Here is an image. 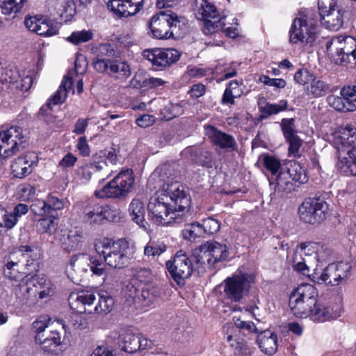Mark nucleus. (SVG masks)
Instances as JSON below:
<instances>
[{"mask_svg": "<svg viewBox=\"0 0 356 356\" xmlns=\"http://www.w3.org/2000/svg\"><path fill=\"white\" fill-rule=\"evenodd\" d=\"M254 281L252 274L238 273L225 279L222 284L225 296L233 302L240 301L248 293Z\"/></svg>", "mask_w": 356, "mask_h": 356, "instance_id": "9b49d317", "label": "nucleus"}, {"mask_svg": "<svg viewBox=\"0 0 356 356\" xmlns=\"http://www.w3.org/2000/svg\"><path fill=\"white\" fill-rule=\"evenodd\" d=\"M40 257V250L37 246H24V259H26V269L27 270L26 272H24V274H26V277L38 270V260Z\"/></svg>", "mask_w": 356, "mask_h": 356, "instance_id": "2f4dec72", "label": "nucleus"}, {"mask_svg": "<svg viewBox=\"0 0 356 356\" xmlns=\"http://www.w3.org/2000/svg\"><path fill=\"white\" fill-rule=\"evenodd\" d=\"M227 256L226 245L210 241L201 245L197 261L200 262L202 265L211 266L218 261L226 259Z\"/></svg>", "mask_w": 356, "mask_h": 356, "instance_id": "2eb2a0df", "label": "nucleus"}, {"mask_svg": "<svg viewBox=\"0 0 356 356\" xmlns=\"http://www.w3.org/2000/svg\"><path fill=\"white\" fill-rule=\"evenodd\" d=\"M65 330V325L62 320L54 321L50 323L49 328L44 332H40L43 338L50 339L53 338L54 333H60L61 330Z\"/></svg>", "mask_w": 356, "mask_h": 356, "instance_id": "680f3d73", "label": "nucleus"}, {"mask_svg": "<svg viewBox=\"0 0 356 356\" xmlns=\"http://www.w3.org/2000/svg\"><path fill=\"white\" fill-rule=\"evenodd\" d=\"M318 280L331 286H337L340 284L339 279L332 264H329L324 268Z\"/></svg>", "mask_w": 356, "mask_h": 356, "instance_id": "603ef678", "label": "nucleus"}, {"mask_svg": "<svg viewBox=\"0 0 356 356\" xmlns=\"http://www.w3.org/2000/svg\"><path fill=\"white\" fill-rule=\"evenodd\" d=\"M46 204L48 210V215L53 216L52 212L63 208V202L61 200L54 196H49L47 199Z\"/></svg>", "mask_w": 356, "mask_h": 356, "instance_id": "338daca9", "label": "nucleus"}, {"mask_svg": "<svg viewBox=\"0 0 356 356\" xmlns=\"http://www.w3.org/2000/svg\"><path fill=\"white\" fill-rule=\"evenodd\" d=\"M97 302H95L92 314H106L114 305L113 298L106 291H102L97 295Z\"/></svg>", "mask_w": 356, "mask_h": 356, "instance_id": "c9c22d12", "label": "nucleus"}, {"mask_svg": "<svg viewBox=\"0 0 356 356\" xmlns=\"http://www.w3.org/2000/svg\"><path fill=\"white\" fill-rule=\"evenodd\" d=\"M35 194V188L30 184L24 185V200L26 202L24 204V214L29 210L37 216H48L46 202L39 199L32 200V196Z\"/></svg>", "mask_w": 356, "mask_h": 356, "instance_id": "5701e85b", "label": "nucleus"}, {"mask_svg": "<svg viewBox=\"0 0 356 356\" xmlns=\"http://www.w3.org/2000/svg\"><path fill=\"white\" fill-rule=\"evenodd\" d=\"M68 300L72 309L76 312L92 314L97 296L90 291H79L72 293Z\"/></svg>", "mask_w": 356, "mask_h": 356, "instance_id": "aec40b11", "label": "nucleus"}, {"mask_svg": "<svg viewBox=\"0 0 356 356\" xmlns=\"http://www.w3.org/2000/svg\"><path fill=\"white\" fill-rule=\"evenodd\" d=\"M24 24L29 31L40 35L53 36L58 33L56 24L47 17L37 16L26 17Z\"/></svg>", "mask_w": 356, "mask_h": 356, "instance_id": "6ab92c4d", "label": "nucleus"}, {"mask_svg": "<svg viewBox=\"0 0 356 356\" xmlns=\"http://www.w3.org/2000/svg\"><path fill=\"white\" fill-rule=\"evenodd\" d=\"M24 277V284L26 286V292L28 298L31 300V303H35L38 299H43L51 296L54 293L53 289L50 286V282L44 277L35 275Z\"/></svg>", "mask_w": 356, "mask_h": 356, "instance_id": "4468645a", "label": "nucleus"}, {"mask_svg": "<svg viewBox=\"0 0 356 356\" xmlns=\"http://www.w3.org/2000/svg\"><path fill=\"white\" fill-rule=\"evenodd\" d=\"M106 65V69L97 72L107 74L111 77L120 80H125L131 75L130 67L126 62L113 59Z\"/></svg>", "mask_w": 356, "mask_h": 356, "instance_id": "c85d7f7f", "label": "nucleus"}, {"mask_svg": "<svg viewBox=\"0 0 356 356\" xmlns=\"http://www.w3.org/2000/svg\"><path fill=\"white\" fill-rule=\"evenodd\" d=\"M285 173H287L292 181L300 184L306 183L308 180L305 170L296 161H290L286 163Z\"/></svg>", "mask_w": 356, "mask_h": 356, "instance_id": "58836bf2", "label": "nucleus"}, {"mask_svg": "<svg viewBox=\"0 0 356 356\" xmlns=\"http://www.w3.org/2000/svg\"><path fill=\"white\" fill-rule=\"evenodd\" d=\"M198 259V256L188 257L185 254L177 252L172 261L166 262V267L173 280L179 285H184L185 280L191 275L195 269L193 262H196V264H200L197 261Z\"/></svg>", "mask_w": 356, "mask_h": 356, "instance_id": "f8f14e48", "label": "nucleus"}, {"mask_svg": "<svg viewBox=\"0 0 356 356\" xmlns=\"http://www.w3.org/2000/svg\"><path fill=\"white\" fill-rule=\"evenodd\" d=\"M119 343L122 350L131 354L138 350L150 349L153 345L151 340L131 330H126L120 334Z\"/></svg>", "mask_w": 356, "mask_h": 356, "instance_id": "f3484780", "label": "nucleus"}, {"mask_svg": "<svg viewBox=\"0 0 356 356\" xmlns=\"http://www.w3.org/2000/svg\"><path fill=\"white\" fill-rule=\"evenodd\" d=\"M317 290L312 284H299L289 297V305L293 315L298 318L308 316L317 302Z\"/></svg>", "mask_w": 356, "mask_h": 356, "instance_id": "39448f33", "label": "nucleus"}, {"mask_svg": "<svg viewBox=\"0 0 356 356\" xmlns=\"http://www.w3.org/2000/svg\"><path fill=\"white\" fill-rule=\"evenodd\" d=\"M307 86V92L314 97H322L330 91V86L322 80L313 77Z\"/></svg>", "mask_w": 356, "mask_h": 356, "instance_id": "a18cd8bd", "label": "nucleus"}, {"mask_svg": "<svg viewBox=\"0 0 356 356\" xmlns=\"http://www.w3.org/2000/svg\"><path fill=\"white\" fill-rule=\"evenodd\" d=\"M336 167L346 176H356V151L341 149L337 151Z\"/></svg>", "mask_w": 356, "mask_h": 356, "instance_id": "393cba45", "label": "nucleus"}, {"mask_svg": "<svg viewBox=\"0 0 356 356\" xmlns=\"http://www.w3.org/2000/svg\"><path fill=\"white\" fill-rule=\"evenodd\" d=\"M179 22V18L176 13L170 10L160 11L152 17L149 29L154 38L159 40L169 39L172 37Z\"/></svg>", "mask_w": 356, "mask_h": 356, "instance_id": "9d476101", "label": "nucleus"}, {"mask_svg": "<svg viewBox=\"0 0 356 356\" xmlns=\"http://www.w3.org/2000/svg\"><path fill=\"white\" fill-rule=\"evenodd\" d=\"M341 305L339 302L328 305L316 302L309 316H311L313 321L325 322L338 318L341 314Z\"/></svg>", "mask_w": 356, "mask_h": 356, "instance_id": "4be33fe9", "label": "nucleus"}, {"mask_svg": "<svg viewBox=\"0 0 356 356\" xmlns=\"http://www.w3.org/2000/svg\"><path fill=\"white\" fill-rule=\"evenodd\" d=\"M298 247L302 250L304 255L307 258V263L309 264H313L316 251H318V243L305 242L300 243Z\"/></svg>", "mask_w": 356, "mask_h": 356, "instance_id": "864d4df0", "label": "nucleus"}, {"mask_svg": "<svg viewBox=\"0 0 356 356\" xmlns=\"http://www.w3.org/2000/svg\"><path fill=\"white\" fill-rule=\"evenodd\" d=\"M318 6L321 24L328 29L339 30L343 25V11L337 0H318Z\"/></svg>", "mask_w": 356, "mask_h": 356, "instance_id": "ddd939ff", "label": "nucleus"}, {"mask_svg": "<svg viewBox=\"0 0 356 356\" xmlns=\"http://www.w3.org/2000/svg\"><path fill=\"white\" fill-rule=\"evenodd\" d=\"M318 15L313 10H307L305 14L293 21L290 33V42L293 44L314 46L321 42L318 26Z\"/></svg>", "mask_w": 356, "mask_h": 356, "instance_id": "7ed1b4c3", "label": "nucleus"}, {"mask_svg": "<svg viewBox=\"0 0 356 356\" xmlns=\"http://www.w3.org/2000/svg\"><path fill=\"white\" fill-rule=\"evenodd\" d=\"M38 155L34 152H28L24 155V177L29 175L37 165Z\"/></svg>", "mask_w": 356, "mask_h": 356, "instance_id": "bf43d9fd", "label": "nucleus"}, {"mask_svg": "<svg viewBox=\"0 0 356 356\" xmlns=\"http://www.w3.org/2000/svg\"><path fill=\"white\" fill-rule=\"evenodd\" d=\"M20 259L15 260L14 255L8 256L7 263L3 268L4 275L11 280L20 282L22 280V274L19 270Z\"/></svg>", "mask_w": 356, "mask_h": 356, "instance_id": "a19ab883", "label": "nucleus"}, {"mask_svg": "<svg viewBox=\"0 0 356 356\" xmlns=\"http://www.w3.org/2000/svg\"><path fill=\"white\" fill-rule=\"evenodd\" d=\"M105 269L106 266L102 261L86 254H79L71 257L66 266V273L74 283L79 284L90 271L100 276Z\"/></svg>", "mask_w": 356, "mask_h": 356, "instance_id": "20e7f679", "label": "nucleus"}, {"mask_svg": "<svg viewBox=\"0 0 356 356\" xmlns=\"http://www.w3.org/2000/svg\"><path fill=\"white\" fill-rule=\"evenodd\" d=\"M103 206L95 205L93 207L88 208L85 210L84 220L92 224H101L104 221V217H108V214L104 211L102 213Z\"/></svg>", "mask_w": 356, "mask_h": 356, "instance_id": "c03bdc74", "label": "nucleus"}, {"mask_svg": "<svg viewBox=\"0 0 356 356\" xmlns=\"http://www.w3.org/2000/svg\"><path fill=\"white\" fill-rule=\"evenodd\" d=\"M58 219L53 216H49V218L40 219L38 221L37 227L38 230L41 233H48L53 234L57 229Z\"/></svg>", "mask_w": 356, "mask_h": 356, "instance_id": "8fccbe9b", "label": "nucleus"}, {"mask_svg": "<svg viewBox=\"0 0 356 356\" xmlns=\"http://www.w3.org/2000/svg\"><path fill=\"white\" fill-rule=\"evenodd\" d=\"M129 212L133 221L140 227L146 229L147 223L145 219V207L142 200L138 198L133 199L129 204Z\"/></svg>", "mask_w": 356, "mask_h": 356, "instance_id": "72a5a7b5", "label": "nucleus"}, {"mask_svg": "<svg viewBox=\"0 0 356 356\" xmlns=\"http://www.w3.org/2000/svg\"><path fill=\"white\" fill-rule=\"evenodd\" d=\"M288 103L286 100H281L278 104L266 103L265 106H261V111L267 115L277 114L287 108Z\"/></svg>", "mask_w": 356, "mask_h": 356, "instance_id": "6e6d98bb", "label": "nucleus"}, {"mask_svg": "<svg viewBox=\"0 0 356 356\" xmlns=\"http://www.w3.org/2000/svg\"><path fill=\"white\" fill-rule=\"evenodd\" d=\"M337 143H338L337 151H341L343 149L350 150V152L353 150L356 152V129L350 125L343 128L337 138Z\"/></svg>", "mask_w": 356, "mask_h": 356, "instance_id": "c756f323", "label": "nucleus"}, {"mask_svg": "<svg viewBox=\"0 0 356 356\" xmlns=\"http://www.w3.org/2000/svg\"><path fill=\"white\" fill-rule=\"evenodd\" d=\"M302 250L298 245L294 249L293 254L289 257V262L291 264L293 268L303 275H309V268L307 258H304Z\"/></svg>", "mask_w": 356, "mask_h": 356, "instance_id": "f704fd0d", "label": "nucleus"}, {"mask_svg": "<svg viewBox=\"0 0 356 356\" xmlns=\"http://www.w3.org/2000/svg\"><path fill=\"white\" fill-rule=\"evenodd\" d=\"M328 104L335 110L341 112H353L356 110V105L349 101L345 96L329 95L327 98Z\"/></svg>", "mask_w": 356, "mask_h": 356, "instance_id": "e433bc0d", "label": "nucleus"}, {"mask_svg": "<svg viewBox=\"0 0 356 356\" xmlns=\"http://www.w3.org/2000/svg\"><path fill=\"white\" fill-rule=\"evenodd\" d=\"M22 129L19 126L13 125L9 129L0 131V157L6 158L13 155L18 150V143H22Z\"/></svg>", "mask_w": 356, "mask_h": 356, "instance_id": "dca6fc26", "label": "nucleus"}, {"mask_svg": "<svg viewBox=\"0 0 356 356\" xmlns=\"http://www.w3.org/2000/svg\"><path fill=\"white\" fill-rule=\"evenodd\" d=\"M314 75L306 70H299L294 74V81L300 85L309 84Z\"/></svg>", "mask_w": 356, "mask_h": 356, "instance_id": "774afa93", "label": "nucleus"}, {"mask_svg": "<svg viewBox=\"0 0 356 356\" xmlns=\"http://www.w3.org/2000/svg\"><path fill=\"white\" fill-rule=\"evenodd\" d=\"M107 6L115 15L124 17L135 15L143 7L127 0H108Z\"/></svg>", "mask_w": 356, "mask_h": 356, "instance_id": "bb28decb", "label": "nucleus"}, {"mask_svg": "<svg viewBox=\"0 0 356 356\" xmlns=\"http://www.w3.org/2000/svg\"><path fill=\"white\" fill-rule=\"evenodd\" d=\"M230 346L233 348L234 353L238 356H250V349L247 343L243 339L228 334L226 339Z\"/></svg>", "mask_w": 356, "mask_h": 356, "instance_id": "49530a36", "label": "nucleus"}, {"mask_svg": "<svg viewBox=\"0 0 356 356\" xmlns=\"http://www.w3.org/2000/svg\"><path fill=\"white\" fill-rule=\"evenodd\" d=\"M204 129L205 134L211 142L220 148L232 149L236 148L237 144L232 136L227 134L210 124H205Z\"/></svg>", "mask_w": 356, "mask_h": 356, "instance_id": "b1692460", "label": "nucleus"}, {"mask_svg": "<svg viewBox=\"0 0 356 356\" xmlns=\"http://www.w3.org/2000/svg\"><path fill=\"white\" fill-rule=\"evenodd\" d=\"M194 10L197 19L204 21V34L219 31L226 24L227 15H220L216 6L209 0H195Z\"/></svg>", "mask_w": 356, "mask_h": 356, "instance_id": "423d86ee", "label": "nucleus"}, {"mask_svg": "<svg viewBox=\"0 0 356 356\" xmlns=\"http://www.w3.org/2000/svg\"><path fill=\"white\" fill-rule=\"evenodd\" d=\"M92 35L93 34L90 31L83 30L73 32L67 40L70 42L77 45L90 40Z\"/></svg>", "mask_w": 356, "mask_h": 356, "instance_id": "4d7b16f0", "label": "nucleus"}, {"mask_svg": "<svg viewBox=\"0 0 356 356\" xmlns=\"http://www.w3.org/2000/svg\"><path fill=\"white\" fill-rule=\"evenodd\" d=\"M95 248L106 264L114 268L127 266L135 253L134 246L124 238L114 241L104 238L95 245Z\"/></svg>", "mask_w": 356, "mask_h": 356, "instance_id": "f03ea898", "label": "nucleus"}, {"mask_svg": "<svg viewBox=\"0 0 356 356\" xmlns=\"http://www.w3.org/2000/svg\"><path fill=\"white\" fill-rule=\"evenodd\" d=\"M113 46L108 43L101 44L97 48V56L93 59L92 65L96 71H102L106 69L107 63L113 60L115 56Z\"/></svg>", "mask_w": 356, "mask_h": 356, "instance_id": "cd10ccee", "label": "nucleus"}, {"mask_svg": "<svg viewBox=\"0 0 356 356\" xmlns=\"http://www.w3.org/2000/svg\"><path fill=\"white\" fill-rule=\"evenodd\" d=\"M182 234L184 238L193 241L202 236L204 234L202 224L195 222L186 225L182 231Z\"/></svg>", "mask_w": 356, "mask_h": 356, "instance_id": "3c124183", "label": "nucleus"}, {"mask_svg": "<svg viewBox=\"0 0 356 356\" xmlns=\"http://www.w3.org/2000/svg\"><path fill=\"white\" fill-rule=\"evenodd\" d=\"M263 163L272 175L277 176V173L280 172L282 169L285 170V167L282 166L280 161L273 156H265L263 159Z\"/></svg>", "mask_w": 356, "mask_h": 356, "instance_id": "5fc2aeb1", "label": "nucleus"}, {"mask_svg": "<svg viewBox=\"0 0 356 356\" xmlns=\"http://www.w3.org/2000/svg\"><path fill=\"white\" fill-rule=\"evenodd\" d=\"M35 341L39 343L42 349L49 353H56L58 350V347L61 344V333H54L53 338L48 339V338H43L42 334L35 335Z\"/></svg>", "mask_w": 356, "mask_h": 356, "instance_id": "ea45409f", "label": "nucleus"}, {"mask_svg": "<svg viewBox=\"0 0 356 356\" xmlns=\"http://www.w3.org/2000/svg\"><path fill=\"white\" fill-rule=\"evenodd\" d=\"M132 170L127 169L119 172L102 189L96 191L95 195L99 198H120L126 196L134 184Z\"/></svg>", "mask_w": 356, "mask_h": 356, "instance_id": "6e6552de", "label": "nucleus"}, {"mask_svg": "<svg viewBox=\"0 0 356 356\" xmlns=\"http://www.w3.org/2000/svg\"><path fill=\"white\" fill-rule=\"evenodd\" d=\"M281 129L284 138L289 143V154L298 156L302 141L297 135L296 131L295 120L293 118H284L281 122Z\"/></svg>", "mask_w": 356, "mask_h": 356, "instance_id": "412c9836", "label": "nucleus"}, {"mask_svg": "<svg viewBox=\"0 0 356 356\" xmlns=\"http://www.w3.org/2000/svg\"><path fill=\"white\" fill-rule=\"evenodd\" d=\"M166 250V246L163 243L149 242L144 248L145 256L155 257L160 255Z\"/></svg>", "mask_w": 356, "mask_h": 356, "instance_id": "13d9d810", "label": "nucleus"}, {"mask_svg": "<svg viewBox=\"0 0 356 356\" xmlns=\"http://www.w3.org/2000/svg\"><path fill=\"white\" fill-rule=\"evenodd\" d=\"M82 239L81 232L76 229L69 231L67 236L65 234L58 238L64 250L70 251L77 248Z\"/></svg>", "mask_w": 356, "mask_h": 356, "instance_id": "37998d69", "label": "nucleus"}, {"mask_svg": "<svg viewBox=\"0 0 356 356\" xmlns=\"http://www.w3.org/2000/svg\"><path fill=\"white\" fill-rule=\"evenodd\" d=\"M257 343L261 350L268 355H274L277 350V338L270 330L261 332L257 337Z\"/></svg>", "mask_w": 356, "mask_h": 356, "instance_id": "7c9ffc66", "label": "nucleus"}, {"mask_svg": "<svg viewBox=\"0 0 356 356\" xmlns=\"http://www.w3.org/2000/svg\"><path fill=\"white\" fill-rule=\"evenodd\" d=\"M314 263L326 262L332 254V251L324 244L318 243Z\"/></svg>", "mask_w": 356, "mask_h": 356, "instance_id": "0e129e2a", "label": "nucleus"}, {"mask_svg": "<svg viewBox=\"0 0 356 356\" xmlns=\"http://www.w3.org/2000/svg\"><path fill=\"white\" fill-rule=\"evenodd\" d=\"M191 204L188 189L179 181L168 180L149 200L147 209L157 225L179 224L185 220Z\"/></svg>", "mask_w": 356, "mask_h": 356, "instance_id": "f257e3e1", "label": "nucleus"}, {"mask_svg": "<svg viewBox=\"0 0 356 356\" xmlns=\"http://www.w3.org/2000/svg\"><path fill=\"white\" fill-rule=\"evenodd\" d=\"M290 179L287 173H285V170L282 169L275 178V192L280 196H284L293 191L294 184Z\"/></svg>", "mask_w": 356, "mask_h": 356, "instance_id": "4c0bfd02", "label": "nucleus"}, {"mask_svg": "<svg viewBox=\"0 0 356 356\" xmlns=\"http://www.w3.org/2000/svg\"><path fill=\"white\" fill-rule=\"evenodd\" d=\"M332 265L336 270V273L340 282L348 277L351 269V265L349 263L339 261L337 263H332Z\"/></svg>", "mask_w": 356, "mask_h": 356, "instance_id": "e2e57ef3", "label": "nucleus"}, {"mask_svg": "<svg viewBox=\"0 0 356 356\" xmlns=\"http://www.w3.org/2000/svg\"><path fill=\"white\" fill-rule=\"evenodd\" d=\"M90 165L93 174H95V176L99 181L104 180L112 172V170L108 168V165L104 158H100L98 161L94 160L92 163H90Z\"/></svg>", "mask_w": 356, "mask_h": 356, "instance_id": "de8ad7c7", "label": "nucleus"}, {"mask_svg": "<svg viewBox=\"0 0 356 356\" xmlns=\"http://www.w3.org/2000/svg\"><path fill=\"white\" fill-rule=\"evenodd\" d=\"M22 213V204H18L13 213H8L6 210L0 208V227L13 228L17 222V217Z\"/></svg>", "mask_w": 356, "mask_h": 356, "instance_id": "79ce46f5", "label": "nucleus"}, {"mask_svg": "<svg viewBox=\"0 0 356 356\" xmlns=\"http://www.w3.org/2000/svg\"><path fill=\"white\" fill-rule=\"evenodd\" d=\"M145 56L157 67H165L176 63L180 53L175 49H155L145 51Z\"/></svg>", "mask_w": 356, "mask_h": 356, "instance_id": "a211bd4d", "label": "nucleus"}, {"mask_svg": "<svg viewBox=\"0 0 356 356\" xmlns=\"http://www.w3.org/2000/svg\"><path fill=\"white\" fill-rule=\"evenodd\" d=\"M0 8L3 15L15 18L22 8V0H0Z\"/></svg>", "mask_w": 356, "mask_h": 356, "instance_id": "09e8293b", "label": "nucleus"}, {"mask_svg": "<svg viewBox=\"0 0 356 356\" xmlns=\"http://www.w3.org/2000/svg\"><path fill=\"white\" fill-rule=\"evenodd\" d=\"M202 225L204 234H213L216 233L219 231L220 227V222L212 217H209L203 220Z\"/></svg>", "mask_w": 356, "mask_h": 356, "instance_id": "052dcab7", "label": "nucleus"}, {"mask_svg": "<svg viewBox=\"0 0 356 356\" xmlns=\"http://www.w3.org/2000/svg\"><path fill=\"white\" fill-rule=\"evenodd\" d=\"M47 12L51 16L72 17L76 13L73 0H46Z\"/></svg>", "mask_w": 356, "mask_h": 356, "instance_id": "a878e982", "label": "nucleus"}, {"mask_svg": "<svg viewBox=\"0 0 356 356\" xmlns=\"http://www.w3.org/2000/svg\"><path fill=\"white\" fill-rule=\"evenodd\" d=\"M73 85L72 78L69 75L63 77V81L56 92L49 99L47 105L51 108V106L63 104L67 96L68 92L72 90Z\"/></svg>", "mask_w": 356, "mask_h": 356, "instance_id": "473e14b6", "label": "nucleus"}, {"mask_svg": "<svg viewBox=\"0 0 356 356\" xmlns=\"http://www.w3.org/2000/svg\"><path fill=\"white\" fill-rule=\"evenodd\" d=\"M328 204L321 197L305 199L298 208L300 219L311 225H318L328 216Z\"/></svg>", "mask_w": 356, "mask_h": 356, "instance_id": "1a4fd4ad", "label": "nucleus"}, {"mask_svg": "<svg viewBox=\"0 0 356 356\" xmlns=\"http://www.w3.org/2000/svg\"><path fill=\"white\" fill-rule=\"evenodd\" d=\"M326 48L336 63L356 65V39L352 36L334 37L327 42Z\"/></svg>", "mask_w": 356, "mask_h": 356, "instance_id": "0eeeda50", "label": "nucleus"}, {"mask_svg": "<svg viewBox=\"0 0 356 356\" xmlns=\"http://www.w3.org/2000/svg\"><path fill=\"white\" fill-rule=\"evenodd\" d=\"M51 322L49 317L44 316H40L38 319L35 321L33 323V327L36 332V335L48 330Z\"/></svg>", "mask_w": 356, "mask_h": 356, "instance_id": "69168bd1", "label": "nucleus"}]
</instances>
